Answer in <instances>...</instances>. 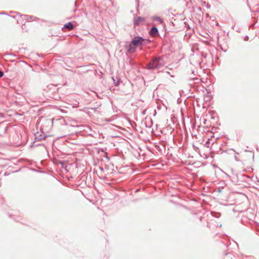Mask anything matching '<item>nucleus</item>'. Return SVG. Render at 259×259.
<instances>
[{
  "label": "nucleus",
  "instance_id": "f257e3e1",
  "mask_svg": "<svg viewBox=\"0 0 259 259\" xmlns=\"http://www.w3.org/2000/svg\"><path fill=\"white\" fill-rule=\"evenodd\" d=\"M161 59L159 58L153 59L148 64V69H157L162 67L163 65L161 62Z\"/></svg>",
  "mask_w": 259,
  "mask_h": 259
},
{
  "label": "nucleus",
  "instance_id": "f03ea898",
  "mask_svg": "<svg viewBox=\"0 0 259 259\" xmlns=\"http://www.w3.org/2000/svg\"><path fill=\"white\" fill-rule=\"evenodd\" d=\"M144 40H145L141 37H135L132 41V45L135 47H138L141 45Z\"/></svg>",
  "mask_w": 259,
  "mask_h": 259
},
{
  "label": "nucleus",
  "instance_id": "7ed1b4c3",
  "mask_svg": "<svg viewBox=\"0 0 259 259\" xmlns=\"http://www.w3.org/2000/svg\"><path fill=\"white\" fill-rule=\"evenodd\" d=\"M145 21L144 18L141 17H135L134 19V24L135 26H137L143 23Z\"/></svg>",
  "mask_w": 259,
  "mask_h": 259
},
{
  "label": "nucleus",
  "instance_id": "20e7f679",
  "mask_svg": "<svg viewBox=\"0 0 259 259\" xmlns=\"http://www.w3.org/2000/svg\"><path fill=\"white\" fill-rule=\"evenodd\" d=\"M158 33V30L156 27H153L149 32V34L152 36H155Z\"/></svg>",
  "mask_w": 259,
  "mask_h": 259
},
{
  "label": "nucleus",
  "instance_id": "39448f33",
  "mask_svg": "<svg viewBox=\"0 0 259 259\" xmlns=\"http://www.w3.org/2000/svg\"><path fill=\"white\" fill-rule=\"evenodd\" d=\"M74 25L71 22H68L67 24H65L63 29L66 28L69 30H72L74 28Z\"/></svg>",
  "mask_w": 259,
  "mask_h": 259
},
{
  "label": "nucleus",
  "instance_id": "423d86ee",
  "mask_svg": "<svg viewBox=\"0 0 259 259\" xmlns=\"http://www.w3.org/2000/svg\"><path fill=\"white\" fill-rule=\"evenodd\" d=\"M3 75H4V73L2 71H0V77H1L2 76H3Z\"/></svg>",
  "mask_w": 259,
  "mask_h": 259
},
{
  "label": "nucleus",
  "instance_id": "0eeeda50",
  "mask_svg": "<svg viewBox=\"0 0 259 259\" xmlns=\"http://www.w3.org/2000/svg\"><path fill=\"white\" fill-rule=\"evenodd\" d=\"M132 49H133L132 47L131 46H130V49H129V51H132Z\"/></svg>",
  "mask_w": 259,
  "mask_h": 259
},
{
  "label": "nucleus",
  "instance_id": "6e6552de",
  "mask_svg": "<svg viewBox=\"0 0 259 259\" xmlns=\"http://www.w3.org/2000/svg\"><path fill=\"white\" fill-rule=\"evenodd\" d=\"M158 20L160 21V23H162V21H161V20L160 19H158Z\"/></svg>",
  "mask_w": 259,
  "mask_h": 259
}]
</instances>
